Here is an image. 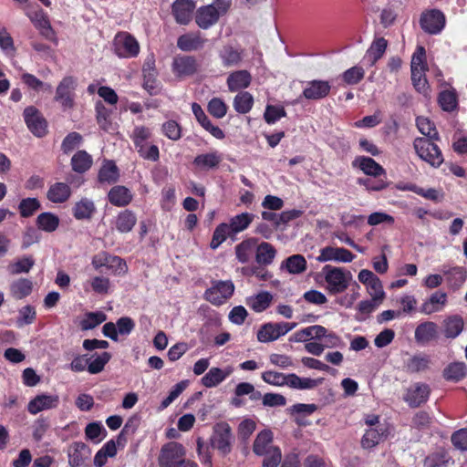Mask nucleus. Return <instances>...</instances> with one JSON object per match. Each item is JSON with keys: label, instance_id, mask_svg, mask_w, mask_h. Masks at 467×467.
Returning <instances> with one entry per match:
<instances>
[{"label": "nucleus", "instance_id": "obj_44", "mask_svg": "<svg viewBox=\"0 0 467 467\" xmlns=\"http://www.w3.org/2000/svg\"><path fill=\"white\" fill-rule=\"evenodd\" d=\"M92 164L91 156L85 150L78 151L71 159V165L75 171L84 172L88 171Z\"/></svg>", "mask_w": 467, "mask_h": 467}, {"label": "nucleus", "instance_id": "obj_40", "mask_svg": "<svg viewBox=\"0 0 467 467\" xmlns=\"http://www.w3.org/2000/svg\"><path fill=\"white\" fill-rule=\"evenodd\" d=\"M37 227L47 233L56 231L59 225V218L51 213H42L36 218Z\"/></svg>", "mask_w": 467, "mask_h": 467}, {"label": "nucleus", "instance_id": "obj_36", "mask_svg": "<svg viewBox=\"0 0 467 467\" xmlns=\"http://www.w3.org/2000/svg\"><path fill=\"white\" fill-rule=\"evenodd\" d=\"M257 245V239L249 238L244 240L235 246V254L238 261L242 264L247 263Z\"/></svg>", "mask_w": 467, "mask_h": 467}, {"label": "nucleus", "instance_id": "obj_42", "mask_svg": "<svg viewBox=\"0 0 467 467\" xmlns=\"http://www.w3.org/2000/svg\"><path fill=\"white\" fill-rule=\"evenodd\" d=\"M32 287L33 284L30 280L20 278L11 284V295L16 299H22L31 293Z\"/></svg>", "mask_w": 467, "mask_h": 467}, {"label": "nucleus", "instance_id": "obj_43", "mask_svg": "<svg viewBox=\"0 0 467 467\" xmlns=\"http://www.w3.org/2000/svg\"><path fill=\"white\" fill-rule=\"evenodd\" d=\"M319 384L318 379H312L309 378H300L292 373L287 375L286 385L293 389H311Z\"/></svg>", "mask_w": 467, "mask_h": 467}, {"label": "nucleus", "instance_id": "obj_50", "mask_svg": "<svg viewBox=\"0 0 467 467\" xmlns=\"http://www.w3.org/2000/svg\"><path fill=\"white\" fill-rule=\"evenodd\" d=\"M35 260L31 256L23 257L8 265L7 271L10 275H16L22 273H28L34 266Z\"/></svg>", "mask_w": 467, "mask_h": 467}, {"label": "nucleus", "instance_id": "obj_28", "mask_svg": "<svg viewBox=\"0 0 467 467\" xmlns=\"http://www.w3.org/2000/svg\"><path fill=\"white\" fill-rule=\"evenodd\" d=\"M234 371L232 367L224 369L219 368H212L202 379V383L206 388H213L223 382Z\"/></svg>", "mask_w": 467, "mask_h": 467}, {"label": "nucleus", "instance_id": "obj_26", "mask_svg": "<svg viewBox=\"0 0 467 467\" xmlns=\"http://www.w3.org/2000/svg\"><path fill=\"white\" fill-rule=\"evenodd\" d=\"M222 161V154L217 151H210L197 155L192 163L200 171H208L217 168Z\"/></svg>", "mask_w": 467, "mask_h": 467}, {"label": "nucleus", "instance_id": "obj_48", "mask_svg": "<svg viewBox=\"0 0 467 467\" xmlns=\"http://www.w3.org/2000/svg\"><path fill=\"white\" fill-rule=\"evenodd\" d=\"M254 104V98L249 92H240L234 97V108L241 114L249 112Z\"/></svg>", "mask_w": 467, "mask_h": 467}, {"label": "nucleus", "instance_id": "obj_41", "mask_svg": "<svg viewBox=\"0 0 467 467\" xmlns=\"http://www.w3.org/2000/svg\"><path fill=\"white\" fill-rule=\"evenodd\" d=\"M430 358L425 355H415L409 358L405 363V368L408 372L418 373L429 368Z\"/></svg>", "mask_w": 467, "mask_h": 467}, {"label": "nucleus", "instance_id": "obj_10", "mask_svg": "<svg viewBox=\"0 0 467 467\" xmlns=\"http://www.w3.org/2000/svg\"><path fill=\"white\" fill-rule=\"evenodd\" d=\"M212 444L213 448L223 454H227L231 451L232 432L227 423H219L214 427Z\"/></svg>", "mask_w": 467, "mask_h": 467}, {"label": "nucleus", "instance_id": "obj_13", "mask_svg": "<svg viewBox=\"0 0 467 467\" xmlns=\"http://www.w3.org/2000/svg\"><path fill=\"white\" fill-rule=\"evenodd\" d=\"M421 28L429 34L440 33L445 26V16L439 10H431L422 14L420 17Z\"/></svg>", "mask_w": 467, "mask_h": 467}, {"label": "nucleus", "instance_id": "obj_37", "mask_svg": "<svg viewBox=\"0 0 467 467\" xmlns=\"http://www.w3.org/2000/svg\"><path fill=\"white\" fill-rule=\"evenodd\" d=\"M96 211L92 201L83 198L73 207V215L77 220L90 219Z\"/></svg>", "mask_w": 467, "mask_h": 467}, {"label": "nucleus", "instance_id": "obj_6", "mask_svg": "<svg viewBox=\"0 0 467 467\" xmlns=\"http://www.w3.org/2000/svg\"><path fill=\"white\" fill-rule=\"evenodd\" d=\"M114 51L119 57H135L140 52L136 38L128 32L118 33L113 41Z\"/></svg>", "mask_w": 467, "mask_h": 467}, {"label": "nucleus", "instance_id": "obj_5", "mask_svg": "<svg viewBox=\"0 0 467 467\" xmlns=\"http://www.w3.org/2000/svg\"><path fill=\"white\" fill-rule=\"evenodd\" d=\"M185 450L181 443L170 441L164 444L160 451L158 462L161 467H177L185 462Z\"/></svg>", "mask_w": 467, "mask_h": 467}, {"label": "nucleus", "instance_id": "obj_11", "mask_svg": "<svg viewBox=\"0 0 467 467\" xmlns=\"http://www.w3.org/2000/svg\"><path fill=\"white\" fill-rule=\"evenodd\" d=\"M431 394V388L426 383L412 384L404 395V400L412 408H417L427 402Z\"/></svg>", "mask_w": 467, "mask_h": 467}, {"label": "nucleus", "instance_id": "obj_8", "mask_svg": "<svg viewBox=\"0 0 467 467\" xmlns=\"http://www.w3.org/2000/svg\"><path fill=\"white\" fill-rule=\"evenodd\" d=\"M77 87V79L74 77H65L58 84L55 99L64 109H71L74 105V91Z\"/></svg>", "mask_w": 467, "mask_h": 467}, {"label": "nucleus", "instance_id": "obj_20", "mask_svg": "<svg viewBox=\"0 0 467 467\" xmlns=\"http://www.w3.org/2000/svg\"><path fill=\"white\" fill-rule=\"evenodd\" d=\"M389 435L386 425H378L375 428L367 430L361 439V446L364 449H372L387 439Z\"/></svg>", "mask_w": 467, "mask_h": 467}, {"label": "nucleus", "instance_id": "obj_60", "mask_svg": "<svg viewBox=\"0 0 467 467\" xmlns=\"http://www.w3.org/2000/svg\"><path fill=\"white\" fill-rule=\"evenodd\" d=\"M162 133L171 140H178L182 137V128L175 120H168L162 124Z\"/></svg>", "mask_w": 467, "mask_h": 467}, {"label": "nucleus", "instance_id": "obj_62", "mask_svg": "<svg viewBox=\"0 0 467 467\" xmlns=\"http://www.w3.org/2000/svg\"><path fill=\"white\" fill-rule=\"evenodd\" d=\"M365 75V71L361 67H352L346 70L343 75V80L348 85H355L358 83Z\"/></svg>", "mask_w": 467, "mask_h": 467}, {"label": "nucleus", "instance_id": "obj_12", "mask_svg": "<svg viewBox=\"0 0 467 467\" xmlns=\"http://www.w3.org/2000/svg\"><path fill=\"white\" fill-rule=\"evenodd\" d=\"M355 255L346 248L326 246L319 252V255L317 257V261L319 263H325L328 261L336 263H349L352 262Z\"/></svg>", "mask_w": 467, "mask_h": 467}, {"label": "nucleus", "instance_id": "obj_56", "mask_svg": "<svg viewBox=\"0 0 467 467\" xmlns=\"http://www.w3.org/2000/svg\"><path fill=\"white\" fill-rule=\"evenodd\" d=\"M223 64L225 67H234L238 65L242 60L241 53L234 49L232 47H225L220 55Z\"/></svg>", "mask_w": 467, "mask_h": 467}, {"label": "nucleus", "instance_id": "obj_64", "mask_svg": "<svg viewBox=\"0 0 467 467\" xmlns=\"http://www.w3.org/2000/svg\"><path fill=\"white\" fill-rule=\"evenodd\" d=\"M262 456H264L262 467H277L282 460V453L278 447L268 451Z\"/></svg>", "mask_w": 467, "mask_h": 467}, {"label": "nucleus", "instance_id": "obj_15", "mask_svg": "<svg viewBox=\"0 0 467 467\" xmlns=\"http://www.w3.org/2000/svg\"><path fill=\"white\" fill-rule=\"evenodd\" d=\"M24 117L28 129L37 137L47 132V122L34 107H27L24 110Z\"/></svg>", "mask_w": 467, "mask_h": 467}, {"label": "nucleus", "instance_id": "obj_32", "mask_svg": "<svg viewBox=\"0 0 467 467\" xmlns=\"http://www.w3.org/2000/svg\"><path fill=\"white\" fill-rule=\"evenodd\" d=\"M388 47V41L384 37H377L373 40L366 52L365 59L373 66L382 57Z\"/></svg>", "mask_w": 467, "mask_h": 467}, {"label": "nucleus", "instance_id": "obj_21", "mask_svg": "<svg viewBox=\"0 0 467 467\" xmlns=\"http://www.w3.org/2000/svg\"><path fill=\"white\" fill-rule=\"evenodd\" d=\"M331 87L325 80H312L306 84L303 96L306 99L317 100L326 98L330 92Z\"/></svg>", "mask_w": 467, "mask_h": 467}, {"label": "nucleus", "instance_id": "obj_61", "mask_svg": "<svg viewBox=\"0 0 467 467\" xmlns=\"http://www.w3.org/2000/svg\"><path fill=\"white\" fill-rule=\"evenodd\" d=\"M285 115L286 112L283 107L267 105L264 118L268 124H274L281 118L285 117Z\"/></svg>", "mask_w": 467, "mask_h": 467}, {"label": "nucleus", "instance_id": "obj_49", "mask_svg": "<svg viewBox=\"0 0 467 467\" xmlns=\"http://www.w3.org/2000/svg\"><path fill=\"white\" fill-rule=\"evenodd\" d=\"M90 361L88 366V371L90 374H98L104 369L105 365L109 361L111 356L108 352L95 354L90 357Z\"/></svg>", "mask_w": 467, "mask_h": 467}, {"label": "nucleus", "instance_id": "obj_59", "mask_svg": "<svg viewBox=\"0 0 467 467\" xmlns=\"http://www.w3.org/2000/svg\"><path fill=\"white\" fill-rule=\"evenodd\" d=\"M35 26L40 29L41 34L47 39H52L54 36V31L48 19L44 16L43 13L36 14V17L32 19Z\"/></svg>", "mask_w": 467, "mask_h": 467}, {"label": "nucleus", "instance_id": "obj_2", "mask_svg": "<svg viewBox=\"0 0 467 467\" xmlns=\"http://www.w3.org/2000/svg\"><path fill=\"white\" fill-rule=\"evenodd\" d=\"M322 275L327 283V289L331 294L344 292L352 280V274L349 271L330 265L322 268Z\"/></svg>", "mask_w": 467, "mask_h": 467}, {"label": "nucleus", "instance_id": "obj_14", "mask_svg": "<svg viewBox=\"0 0 467 467\" xmlns=\"http://www.w3.org/2000/svg\"><path fill=\"white\" fill-rule=\"evenodd\" d=\"M438 325L433 321L420 323L414 331V339L420 345H427L439 337Z\"/></svg>", "mask_w": 467, "mask_h": 467}, {"label": "nucleus", "instance_id": "obj_4", "mask_svg": "<svg viewBox=\"0 0 467 467\" xmlns=\"http://www.w3.org/2000/svg\"><path fill=\"white\" fill-rule=\"evenodd\" d=\"M232 281H213L211 287L205 290L203 298L213 306L223 305L234 294Z\"/></svg>", "mask_w": 467, "mask_h": 467}, {"label": "nucleus", "instance_id": "obj_55", "mask_svg": "<svg viewBox=\"0 0 467 467\" xmlns=\"http://www.w3.org/2000/svg\"><path fill=\"white\" fill-rule=\"evenodd\" d=\"M107 316L103 312H89L82 319L80 326L83 330H88L103 323Z\"/></svg>", "mask_w": 467, "mask_h": 467}, {"label": "nucleus", "instance_id": "obj_47", "mask_svg": "<svg viewBox=\"0 0 467 467\" xmlns=\"http://www.w3.org/2000/svg\"><path fill=\"white\" fill-rule=\"evenodd\" d=\"M425 69H411V81L414 88L425 97L430 96L428 81L425 78Z\"/></svg>", "mask_w": 467, "mask_h": 467}, {"label": "nucleus", "instance_id": "obj_53", "mask_svg": "<svg viewBox=\"0 0 467 467\" xmlns=\"http://www.w3.org/2000/svg\"><path fill=\"white\" fill-rule=\"evenodd\" d=\"M439 104L445 111H452L458 104L457 94L454 89L444 90L439 95Z\"/></svg>", "mask_w": 467, "mask_h": 467}, {"label": "nucleus", "instance_id": "obj_63", "mask_svg": "<svg viewBox=\"0 0 467 467\" xmlns=\"http://www.w3.org/2000/svg\"><path fill=\"white\" fill-rule=\"evenodd\" d=\"M208 111L213 117L222 119L226 115L227 106L221 99L213 98L208 103Z\"/></svg>", "mask_w": 467, "mask_h": 467}, {"label": "nucleus", "instance_id": "obj_16", "mask_svg": "<svg viewBox=\"0 0 467 467\" xmlns=\"http://www.w3.org/2000/svg\"><path fill=\"white\" fill-rule=\"evenodd\" d=\"M195 9L193 0H176L171 6V11L178 24L188 25L192 18Z\"/></svg>", "mask_w": 467, "mask_h": 467}, {"label": "nucleus", "instance_id": "obj_7", "mask_svg": "<svg viewBox=\"0 0 467 467\" xmlns=\"http://www.w3.org/2000/svg\"><path fill=\"white\" fill-rule=\"evenodd\" d=\"M296 323H266L263 325L257 332V340L262 343H269L285 336L296 327Z\"/></svg>", "mask_w": 467, "mask_h": 467}, {"label": "nucleus", "instance_id": "obj_23", "mask_svg": "<svg viewBox=\"0 0 467 467\" xmlns=\"http://www.w3.org/2000/svg\"><path fill=\"white\" fill-rule=\"evenodd\" d=\"M464 327V321L459 315H451L441 323V331L445 338L454 339L461 335Z\"/></svg>", "mask_w": 467, "mask_h": 467}, {"label": "nucleus", "instance_id": "obj_33", "mask_svg": "<svg viewBox=\"0 0 467 467\" xmlns=\"http://www.w3.org/2000/svg\"><path fill=\"white\" fill-rule=\"evenodd\" d=\"M275 247L266 242L257 243L255 246V260L261 265H271L275 257Z\"/></svg>", "mask_w": 467, "mask_h": 467}, {"label": "nucleus", "instance_id": "obj_27", "mask_svg": "<svg viewBox=\"0 0 467 467\" xmlns=\"http://www.w3.org/2000/svg\"><path fill=\"white\" fill-rule=\"evenodd\" d=\"M273 432L270 430H263L257 435L253 444V451L257 456L265 454L268 451L276 448L273 444Z\"/></svg>", "mask_w": 467, "mask_h": 467}, {"label": "nucleus", "instance_id": "obj_45", "mask_svg": "<svg viewBox=\"0 0 467 467\" xmlns=\"http://www.w3.org/2000/svg\"><path fill=\"white\" fill-rule=\"evenodd\" d=\"M119 170L112 161H107L100 168L99 172V180L100 182H107L109 184L114 183L119 179Z\"/></svg>", "mask_w": 467, "mask_h": 467}, {"label": "nucleus", "instance_id": "obj_35", "mask_svg": "<svg viewBox=\"0 0 467 467\" xmlns=\"http://www.w3.org/2000/svg\"><path fill=\"white\" fill-rule=\"evenodd\" d=\"M273 296L269 292H261L246 299L247 306L254 311L260 313L269 307Z\"/></svg>", "mask_w": 467, "mask_h": 467}, {"label": "nucleus", "instance_id": "obj_54", "mask_svg": "<svg viewBox=\"0 0 467 467\" xmlns=\"http://www.w3.org/2000/svg\"><path fill=\"white\" fill-rule=\"evenodd\" d=\"M416 123L420 132L427 136L429 140H438L440 139L434 124L428 118L418 117Z\"/></svg>", "mask_w": 467, "mask_h": 467}, {"label": "nucleus", "instance_id": "obj_31", "mask_svg": "<svg viewBox=\"0 0 467 467\" xmlns=\"http://www.w3.org/2000/svg\"><path fill=\"white\" fill-rule=\"evenodd\" d=\"M71 195L70 187L64 182L52 184L47 193V199L54 203L66 202Z\"/></svg>", "mask_w": 467, "mask_h": 467}, {"label": "nucleus", "instance_id": "obj_30", "mask_svg": "<svg viewBox=\"0 0 467 467\" xmlns=\"http://www.w3.org/2000/svg\"><path fill=\"white\" fill-rule=\"evenodd\" d=\"M108 198L111 204L123 207L132 201V193L127 187L117 185L110 189Z\"/></svg>", "mask_w": 467, "mask_h": 467}, {"label": "nucleus", "instance_id": "obj_1", "mask_svg": "<svg viewBox=\"0 0 467 467\" xmlns=\"http://www.w3.org/2000/svg\"><path fill=\"white\" fill-rule=\"evenodd\" d=\"M151 137V131L145 126H137L134 128L131 140L140 156L145 160L156 161L159 160V148L149 142Z\"/></svg>", "mask_w": 467, "mask_h": 467}, {"label": "nucleus", "instance_id": "obj_29", "mask_svg": "<svg viewBox=\"0 0 467 467\" xmlns=\"http://www.w3.org/2000/svg\"><path fill=\"white\" fill-rule=\"evenodd\" d=\"M252 80L251 74L247 70H237L227 78V86L231 92L246 88Z\"/></svg>", "mask_w": 467, "mask_h": 467}, {"label": "nucleus", "instance_id": "obj_17", "mask_svg": "<svg viewBox=\"0 0 467 467\" xmlns=\"http://www.w3.org/2000/svg\"><path fill=\"white\" fill-rule=\"evenodd\" d=\"M206 42L200 32H189L178 37L177 47L182 51L192 52L202 49Z\"/></svg>", "mask_w": 467, "mask_h": 467}, {"label": "nucleus", "instance_id": "obj_9", "mask_svg": "<svg viewBox=\"0 0 467 467\" xmlns=\"http://www.w3.org/2000/svg\"><path fill=\"white\" fill-rule=\"evenodd\" d=\"M91 453V449L84 442H73L67 449L68 464L71 467H89Z\"/></svg>", "mask_w": 467, "mask_h": 467}, {"label": "nucleus", "instance_id": "obj_39", "mask_svg": "<svg viewBox=\"0 0 467 467\" xmlns=\"http://www.w3.org/2000/svg\"><path fill=\"white\" fill-rule=\"evenodd\" d=\"M254 215L249 213H242L230 219L227 223L232 234H237L244 231L253 222Z\"/></svg>", "mask_w": 467, "mask_h": 467}, {"label": "nucleus", "instance_id": "obj_46", "mask_svg": "<svg viewBox=\"0 0 467 467\" xmlns=\"http://www.w3.org/2000/svg\"><path fill=\"white\" fill-rule=\"evenodd\" d=\"M88 287L97 294L106 295L109 292L111 284L108 277L104 276H94L91 277L85 285V290Z\"/></svg>", "mask_w": 467, "mask_h": 467}, {"label": "nucleus", "instance_id": "obj_58", "mask_svg": "<svg viewBox=\"0 0 467 467\" xmlns=\"http://www.w3.org/2000/svg\"><path fill=\"white\" fill-rule=\"evenodd\" d=\"M232 234L227 223H220L214 230L213 238L210 244L212 249H216L223 244L227 236Z\"/></svg>", "mask_w": 467, "mask_h": 467}, {"label": "nucleus", "instance_id": "obj_22", "mask_svg": "<svg viewBox=\"0 0 467 467\" xmlns=\"http://www.w3.org/2000/svg\"><path fill=\"white\" fill-rule=\"evenodd\" d=\"M447 294L442 291H437L431 295L420 306V313L430 316L433 313L441 312L447 304Z\"/></svg>", "mask_w": 467, "mask_h": 467}, {"label": "nucleus", "instance_id": "obj_18", "mask_svg": "<svg viewBox=\"0 0 467 467\" xmlns=\"http://www.w3.org/2000/svg\"><path fill=\"white\" fill-rule=\"evenodd\" d=\"M59 403L57 395L41 394L36 396L27 405L28 411L36 415L40 411L57 408Z\"/></svg>", "mask_w": 467, "mask_h": 467}, {"label": "nucleus", "instance_id": "obj_34", "mask_svg": "<svg viewBox=\"0 0 467 467\" xmlns=\"http://www.w3.org/2000/svg\"><path fill=\"white\" fill-rule=\"evenodd\" d=\"M136 223L137 217L130 210H124L120 212L115 219L116 229L121 234L130 232Z\"/></svg>", "mask_w": 467, "mask_h": 467}, {"label": "nucleus", "instance_id": "obj_25", "mask_svg": "<svg viewBox=\"0 0 467 467\" xmlns=\"http://www.w3.org/2000/svg\"><path fill=\"white\" fill-rule=\"evenodd\" d=\"M192 113L194 114L200 125L207 130L212 136L216 139L222 140L224 138L223 131L218 127L212 124L202 107L197 103L192 105Z\"/></svg>", "mask_w": 467, "mask_h": 467}, {"label": "nucleus", "instance_id": "obj_3", "mask_svg": "<svg viewBox=\"0 0 467 467\" xmlns=\"http://www.w3.org/2000/svg\"><path fill=\"white\" fill-rule=\"evenodd\" d=\"M413 146L418 156L432 167H439L443 162V156L440 148L431 140L417 138Z\"/></svg>", "mask_w": 467, "mask_h": 467}, {"label": "nucleus", "instance_id": "obj_24", "mask_svg": "<svg viewBox=\"0 0 467 467\" xmlns=\"http://www.w3.org/2000/svg\"><path fill=\"white\" fill-rule=\"evenodd\" d=\"M198 63L193 57L182 56L174 58L173 72L179 77H187L197 71Z\"/></svg>", "mask_w": 467, "mask_h": 467}, {"label": "nucleus", "instance_id": "obj_38", "mask_svg": "<svg viewBox=\"0 0 467 467\" xmlns=\"http://www.w3.org/2000/svg\"><path fill=\"white\" fill-rule=\"evenodd\" d=\"M467 367L464 362L457 361L450 363L443 369V377L447 380L459 381L465 377Z\"/></svg>", "mask_w": 467, "mask_h": 467}, {"label": "nucleus", "instance_id": "obj_57", "mask_svg": "<svg viewBox=\"0 0 467 467\" xmlns=\"http://www.w3.org/2000/svg\"><path fill=\"white\" fill-rule=\"evenodd\" d=\"M22 81L30 88L38 91V90H45L51 92L52 91V86L47 83H44L40 79H38L36 76L29 74V73H24L21 76Z\"/></svg>", "mask_w": 467, "mask_h": 467}, {"label": "nucleus", "instance_id": "obj_19", "mask_svg": "<svg viewBox=\"0 0 467 467\" xmlns=\"http://www.w3.org/2000/svg\"><path fill=\"white\" fill-rule=\"evenodd\" d=\"M219 18V13L212 5L201 6L195 13V23L202 29L210 28L218 22Z\"/></svg>", "mask_w": 467, "mask_h": 467}, {"label": "nucleus", "instance_id": "obj_52", "mask_svg": "<svg viewBox=\"0 0 467 467\" xmlns=\"http://www.w3.org/2000/svg\"><path fill=\"white\" fill-rule=\"evenodd\" d=\"M285 265L290 274L297 275L306 269V261L301 254H294L285 261Z\"/></svg>", "mask_w": 467, "mask_h": 467}, {"label": "nucleus", "instance_id": "obj_51", "mask_svg": "<svg viewBox=\"0 0 467 467\" xmlns=\"http://www.w3.org/2000/svg\"><path fill=\"white\" fill-rule=\"evenodd\" d=\"M358 161L360 169L368 175L377 177L381 174H385L383 167L376 162L372 158L362 157Z\"/></svg>", "mask_w": 467, "mask_h": 467}]
</instances>
